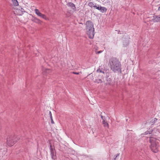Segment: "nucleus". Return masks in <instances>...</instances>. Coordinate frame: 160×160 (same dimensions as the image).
<instances>
[{
	"instance_id": "f8f14e48",
	"label": "nucleus",
	"mask_w": 160,
	"mask_h": 160,
	"mask_svg": "<svg viewBox=\"0 0 160 160\" xmlns=\"http://www.w3.org/2000/svg\"><path fill=\"white\" fill-rule=\"evenodd\" d=\"M107 84L109 85L111 84L112 80L110 78H109V77L108 76L107 78Z\"/></svg>"
},
{
	"instance_id": "6e6552de",
	"label": "nucleus",
	"mask_w": 160,
	"mask_h": 160,
	"mask_svg": "<svg viewBox=\"0 0 160 160\" xmlns=\"http://www.w3.org/2000/svg\"><path fill=\"white\" fill-rule=\"evenodd\" d=\"M67 5L72 8L73 10L75 11L76 10V7L74 3L72 2H70L67 3Z\"/></svg>"
},
{
	"instance_id": "aec40b11",
	"label": "nucleus",
	"mask_w": 160,
	"mask_h": 160,
	"mask_svg": "<svg viewBox=\"0 0 160 160\" xmlns=\"http://www.w3.org/2000/svg\"><path fill=\"white\" fill-rule=\"evenodd\" d=\"M51 154L52 155V159H55L56 158V155H54V152H52Z\"/></svg>"
},
{
	"instance_id": "c756f323",
	"label": "nucleus",
	"mask_w": 160,
	"mask_h": 160,
	"mask_svg": "<svg viewBox=\"0 0 160 160\" xmlns=\"http://www.w3.org/2000/svg\"><path fill=\"white\" fill-rule=\"evenodd\" d=\"M22 10H23L24 9H22V8H21Z\"/></svg>"
},
{
	"instance_id": "f257e3e1",
	"label": "nucleus",
	"mask_w": 160,
	"mask_h": 160,
	"mask_svg": "<svg viewBox=\"0 0 160 160\" xmlns=\"http://www.w3.org/2000/svg\"><path fill=\"white\" fill-rule=\"evenodd\" d=\"M109 65L111 70L114 72H121V64L116 58L112 57L109 58Z\"/></svg>"
},
{
	"instance_id": "7ed1b4c3",
	"label": "nucleus",
	"mask_w": 160,
	"mask_h": 160,
	"mask_svg": "<svg viewBox=\"0 0 160 160\" xmlns=\"http://www.w3.org/2000/svg\"><path fill=\"white\" fill-rule=\"evenodd\" d=\"M20 139L14 134L8 135L7 137L6 143L9 146H12L14 144Z\"/></svg>"
},
{
	"instance_id": "c85d7f7f",
	"label": "nucleus",
	"mask_w": 160,
	"mask_h": 160,
	"mask_svg": "<svg viewBox=\"0 0 160 160\" xmlns=\"http://www.w3.org/2000/svg\"><path fill=\"white\" fill-rule=\"evenodd\" d=\"M120 30H119V31H118V33L119 34V33H120Z\"/></svg>"
},
{
	"instance_id": "ddd939ff",
	"label": "nucleus",
	"mask_w": 160,
	"mask_h": 160,
	"mask_svg": "<svg viewBox=\"0 0 160 160\" xmlns=\"http://www.w3.org/2000/svg\"><path fill=\"white\" fill-rule=\"evenodd\" d=\"M96 5V3H95V4L94 5L93 2H89L88 3V5L91 7H93L94 8H95V6H96L97 5Z\"/></svg>"
},
{
	"instance_id": "f03ea898",
	"label": "nucleus",
	"mask_w": 160,
	"mask_h": 160,
	"mask_svg": "<svg viewBox=\"0 0 160 160\" xmlns=\"http://www.w3.org/2000/svg\"><path fill=\"white\" fill-rule=\"evenodd\" d=\"M87 33L90 38H93L94 35V28L93 24L92 22L88 20L86 23Z\"/></svg>"
},
{
	"instance_id": "f3484780",
	"label": "nucleus",
	"mask_w": 160,
	"mask_h": 160,
	"mask_svg": "<svg viewBox=\"0 0 160 160\" xmlns=\"http://www.w3.org/2000/svg\"><path fill=\"white\" fill-rule=\"evenodd\" d=\"M152 130H150L149 131L148 130L145 132L143 134L144 135H146L148 134H150L152 133Z\"/></svg>"
},
{
	"instance_id": "7c9ffc66",
	"label": "nucleus",
	"mask_w": 160,
	"mask_h": 160,
	"mask_svg": "<svg viewBox=\"0 0 160 160\" xmlns=\"http://www.w3.org/2000/svg\"><path fill=\"white\" fill-rule=\"evenodd\" d=\"M22 10H23L24 9H22V8H21Z\"/></svg>"
},
{
	"instance_id": "20e7f679",
	"label": "nucleus",
	"mask_w": 160,
	"mask_h": 160,
	"mask_svg": "<svg viewBox=\"0 0 160 160\" xmlns=\"http://www.w3.org/2000/svg\"><path fill=\"white\" fill-rule=\"evenodd\" d=\"M149 142L151 144L150 146L151 150L153 152L156 153L158 151V142L157 141L156 139L154 138L150 137Z\"/></svg>"
},
{
	"instance_id": "39448f33",
	"label": "nucleus",
	"mask_w": 160,
	"mask_h": 160,
	"mask_svg": "<svg viewBox=\"0 0 160 160\" xmlns=\"http://www.w3.org/2000/svg\"><path fill=\"white\" fill-rule=\"evenodd\" d=\"M130 39L129 35H124L123 36V43L124 47H127L129 44V40Z\"/></svg>"
},
{
	"instance_id": "9d476101",
	"label": "nucleus",
	"mask_w": 160,
	"mask_h": 160,
	"mask_svg": "<svg viewBox=\"0 0 160 160\" xmlns=\"http://www.w3.org/2000/svg\"><path fill=\"white\" fill-rule=\"evenodd\" d=\"M42 73L43 75H46L52 72V70L48 68L43 69H42Z\"/></svg>"
},
{
	"instance_id": "1a4fd4ad",
	"label": "nucleus",
	"mask_w": 160,
	"mask_h": 160,
	"mask_svg": "<svg viewBox=\"0 0 160 160\" xmlns=\"http://www.w3.org/2000/svg\"><path fill=\"white\" fill-rule=\"evenodd\" d=\"M31 20L32 22L38 24H41L42 22V21L40 19L35 17H33V18L31 19Z\"/></svg>"
},
{
	"instance_id": "a878e982",
	"label": "nucleus",
	"mask_w": 160,
	"mask_h": 160,
	"mask_svg": "<svg viewBox=\"0 0 160 160\" xmlns=\"http://www.w3.org/2000/svg\"><path fill=\"white\" fill-rule=\"evenodd\" d=\"M157 120V119L156 118H154V121H153V123H155L156 122Z\"/></svg>"
},
{
	"instance_id": "a211bd4d",
	"label": "nucleus",
	"mask_w": 160,
	"mask_h": 160,
	"mask_svg": "<svg viewBox=\"0 0 160 160\" xmlns=\"http://www.w3.org/2000/svg\"><path fill=\"white\" fill-rule=\"evenodd\" d=\"M102 124L104 125V127H108V124L105 121V120L102 121Z\"/></svg>"
},
{
	"instance_id": "5701e85b",
	"label": "nucleus",
	"mask_w": 160,
	"mask_h": 160,
	"mask_svg": "<svg viewBox=\"0 0 160 160\" xmlns=\"http://www.w3.org/2000/svg\"><path fill=\"white\" fill-rule=\"evenodd\" d=\"M101 118L102 120V121L105 120V117H103V116H102V115H101Z\"/></svg>"
},
{
	"instance_id": "2f4dec72",
	"label": "nucleus",
	"mask_w": 160,
	"mask_h": 160,
	"mask_svg": "<svg viewBox=\"0 0 160 160\" xmlns=\"http://www.w3.org/2000/svg\"><path fill=\"white\" fill-rule=\"evenodd\" d=\"M114 160H115V158H114Z\"/></svg>"
},
{
	"instance_id": "9b49d317",
	"label": "nucleus",
	"mask_w": 160,
	"mask_h": 160,
	"mask_svg": "<svg viewBox=\"0 0 160 160\" xmlns=\"http://www.w3.org/2000/svg\"><path fill=\"white\" fill-rule=\"evenodd\" d=\"M35 12L36 14L39 17H41V16L42 15V14L40 12L38 9H36L35 10Z\"/></svg>"
},
{
	"instance_id": "cd10ccee",
	"label": "nucleus",
	"mask_w": 160,
	"mask_h": 160,
	"mask_svg": "<svg viewBox=\"0 0 160 160\" xmlns=\"http://www.w3.org/2000/svg\"><path fill=\"white\" fill-rule=\"evenodd\" d=\"M158 10L159 11H160V6L158 7Z\"/></svg>"
},
{
	"instance_id": "0eeeda50",
	"label": "nucleus",
	"mask_w": 160,
	"mask_h": 160,
	"mask_svg": "<svg viewBox=\"0 0 160 160\" xmlns=\"http://www.w3.org/2000/svg\"><path fill=\"white\" fill-rule=\"evenodd\" d=\"M152 20L154 22L160 21V15H154Z\"/></svg>"
},
{
	"instance_id": "6ab92c4d",
	"label": "nucleus",
	"mask_w": 160,
	"mask_h": 160,
	"mask_svg": "<svg viewBox=\"0 0 160 160\" xmlns=\"http://www.w3.org/2000/svg\"><path fill=\"white\" fill-rule=\"evenodd\" d=\"M94 82L98 83H99L102 82V81L101 79H96Z\"/></svg>"
},
{
	"instance_id": "4be33fe9",
	"label": "nucleus",
	"mask_w": 160,
	"mask_h": 160,
	"mask_svg": "<svg viewBox=\"0 0 160 160\" xmlns=\"http://www.w3.org/2000/svg\"><path fill=\"white\" fill-rule=\"evenodd\" d=\"M50 152H51V153L52 152H54L53 148L52 147V146L51 145H50Z\"/></svg>"
},
{
	"instance_id": "bb28decb",
	"label": "nucleus",
	"mask_w": 160,
	"mask_h": 160,
	"mask_svg": "<svg viewBox=\"0 0 160 160\" xmlns=\"http://www.w3.org/2000/svg\"><path fill=\"white\" fill-rule=\"evenodd\" d=\"M119 154H117L116 156L115 157V158L119 155Z\"/></svg>"
},
{
	"instance_id": "393cba45",
	"label": "nucleus",
	"mask_w": 160,
	"mask_h": 160,
	"mask_svg": "<svg viewBox=\"0 0 160 160\" xmlns=\"http://www.w3.org/2000/svg\"><path fill=\"white\" fill-rule=\"evenodd\" d=\"M102 52V51H100L97 52L96 53V54H99V53H101Z\"/></svg>"
},
{
	"instance_id": "412c9836",
	"label": "nucleus",
	"mask_w": 160,
	"mask_h": 160,
	"mask_svg": "<svg viewBox=\"0 0 160 160\" xmlns=\"http://www.w3.org/2000/svg\"><path fill=\"white\" fill-rule=\"evenodd\" d=\"M97 72H99L101 73H102L103 74L105 73L104 72V71H102V70H101L100 68H99L97 70Z\"/></svg>"
},
{
	"instance_id": "423d86ee",
	"label": "nucleus",
	"mask_w": 160,
	"mask_h": 160,
	"mask_svg": "<svg viewBox=\"0 0 160 160\" xmlns=\"http://www.w3.org/2000/svg\"><path fill=\"white\" fill-rule=\"evenodd\" d=\"M95 8L96 9L100 10L102 13L106 12L107 10L106 8L102 7L101 6H99V5H97L96 6H95Z\"/></svg>"
},
{
	"instance_id": "b1692460",
	"label": "nucleus",
	"mask_w": 160,
	"mask_h": 160,
	"mask_svg": "<svg viewBox=\"0 0 160 160\" xmlns=\"http://www.w3.org/2000/svg\"><path fill=\"white\" fill-rule=\"evenodd\" d=\"M72 73L74 74H77V75H78L79 74V72H72Z\"/></svg>"
},
{
	"instance_id": "dca6fc26",
	"label": "nucleus",
	"mask_w": 160,
	"mask_h": 160,
	"mask_svg": "<svg viewBox=\"0 0 160 160\" xmlns=\"http://www.w3.org/2000/svg\"><path fill=\"white\" fill-rule=\"evenodd\" d=\"M49 114L50 118V119H51V123L52 124H54V121L53 120L52 118V113H51V112L50 111L49 112Z\"/></svg>"
},
{
	"instance_id": "2eb2a0df",
	"label": "nucleus",
	"mask_w": 160,
	"mask_h": 160,
	"mask_svg": "<svg viewBox=\"0 0 160 160\" xmlns=\"http://www.w3.org/2000/svg\"><path fill=\"white\" fill-rule=\"evenodd\" d=\"M43 19H44L46 20H49V18L48 17H47L46 15L44 14H42V15L40 17Z\"/></svg>"
},
{
	"instance_id": "4468645a",
	"label": "nucleus",
	"mask_w": 160,
	"mask_h": 160,
	"mask_svg": "<svg viewBox=\"0 0 160 160\" xmlns=\"http://www.w3.org/2000/svg\"><path fill=\"white\" fill-rule=\"evenodd\" d=\"M14 6H16L18 5V2L17 0H12Z\"/></svg>"
}]
</instances>
